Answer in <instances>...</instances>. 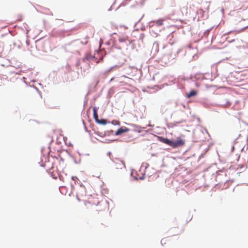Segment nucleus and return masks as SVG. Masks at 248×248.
<instances>
[{
	"instance_id": "obj_9",
	"label": "nucleus",
	"mask_w": 248,
	"mask_h": 248,
	"mask_svg": "<svg viewBox=\"0 0 248 248\" xmlns=\"http://www.w3.org/2000/svg\"><path fill=\"white\" fill-rule=\"evenodd\" d=\"M197 92L193 91V90L191 91L190 92V93L188 94H187V97L190 98L192 96L196 95L197 94Z\"/></svg>"
},
{
	"instance_id": "obj_7",
	"label": "nucleus",
	"mask_w": 248,
	"mask_h": 248,
	"mask_svg": "<svg viewBox=\"0 0 248 248\" xmlns=\"http://www.w3.org/2000/svg\"><path fill=\"white\" fill-rule=\"evenodd\" d=\"M164 20L163 19H159L156 21H154V22L155 23V24L158 26H160L163 24V22Z\"/></svg>"
},
{
	"instance_id": "obj_8",
	"label": "nucleus",
	"mask_w": 248,
	"mask_h": 248,
	"mask_svg": "<svg viewBox=\"0 0 248 248\" xmlns=\"http://www.w3.org/2000/svg\"><path fill=\"white\" fill-rule=\"evenodd\" d=\"M128 40V37L127 36H120L119 38V41L120 42H124Z\"/></svg>"
},
{
	"instance_id": "obj_12",
	"label": "nucleus",
	"mask_w": 248,
	"mask_h": 248,
	"mask_svg": "<svg viewBox=\"0 0 248 248\" xmlns=\"http://www.w3.org/2000/svg\"><path fill=\"white\" fill-rule=\"evenodd\" d=\"M244 29H243L241 30H239V31H234L233 32L235 33H238L241 31H244Z\"/></svg>"
},
{
	"instance_id": "obj_4",
	"label": "nucleus",
	"mask_w": 248,
	"mask_h": 248,
	"mask_svg": "<svg viewBox=\"0 0 248 248\" xmlns=\"http://www.w3.org/2000/svg\"><path fill=\"white\" fill-rule=\"evenodd\" d=\"M129 131V129L126 127H121L117 130L115 132V135H120L124 132H126Z\"/></svg>"
},
{
	"instance_id": "obj_3",
	"label": "nucleus",
	"mask_w": 248,
	"mask_h": 248,
	"mask_svg": "<svg viewBox=\"0 0 248 248\" xmlns=\"http://www.w3.org/2000/svg\"><path fill=\"white\" fill-rule=\"evenodd\" d=\"M125 167L124 163L120 160H117L115 162V168L117 169H122Z\"/></svg>"
},
{
	"instance_id": "obj_11",
	"label": "nucleus",
	"mask_w": 248,
	"mask_h": 248,
	"mask_svg": "<svg viewBox=\"0 0 248 248\" xmlns=\"http://www.w3.org/2000/svg\"><path fill=\"white\" fill-rule=\"evenodd\" d=\"M181 10H186V12H185V15H187V14H188V12H187V8L186 7H183L181 8Z\"/></svg>"
},
{
	"instance_id": "obj_15",
	"label": "nucleus",
	"mask_w": 248,
	"mask_h": 248,
	"mask_svg": "<svg viewBox=\"0 0 248 248\" xmlns=\"http://www.w3.org/2000/svg\"><path fill=\"white\" fill-rule=\"evenodd\" d=\"M163 239L161 240V243H162Z\"/></svg>"
},
{
	"instance_id": "obj_5",
	"label": "nucleus",
	"mask_w": 248,
	"mask_h": 248,
	"mask_svg": "<svg viewBox=\"0 0 248 248\" xmlns=\"http://www.w3.org/2000/svg\"><path fill=\"white\" fill-rule=\"evenodd\" d=\"M94 198H91L88 201L85 202V204L86 205L88 204H92V206L94 205H95L96 206H97L99 203V202L98 201H97V202H96L97 203L96 204L94 202Z\"/></svg>"
},
{
	"instance_id": "obj_6",
	"label": "nucleus",
	"mask_w": 248,
	"mask_h": 248,
	"mask_svg": "<svg viewBox=\"0 0 248 248\" xmlns=\"http://www.w3.org/2000/svg\"><path fill=\"white\" fill-rule=\"evenodd\" d=\"M93 116L95 122H97L99 120V119L97 114V110L95 107L93 108Z\"/></svg>"
},
{
	"instance_id": "obj_2",
	"label": "nucleus",
	"mask_w": 248,
	"mask_h": 248,
	"mask_svg": "<svg viewBox=\"0 0 248 248\" xmlns=\"http://www.w3.org/2000/svg\"><path fill=\"white\" fill-rule=\"evenodd\" d=\"M158 139L160 141L171 146L172 140L162 137H158Z\"/></svg>"
},
{
	"instance_id": "obj_1",
	"label": "nucleus",
	"mask_w": 248,
	"mask_h": 248,
	"mask_svg": "<svg viewBox=\"0 0 248 248\" xmlns=\"http://www.w3.org/2000/svg\"><path fill=\"white\" fill-rule=\"evenodd\" d=\"M185 141L181 138H177L175 141L172 140L171 146L173 148L181 147L185 144Z\"/></svg>"
},
{
	"instance_id": "obj_13",
	"label": "nucleus",
	"mask_w": 248,
	"mask_h": 248,
	"mask_svg": "<svg viewBox=\"0 0 248 248\" xmlns=\"http://www.w3.org/2000/svg\"><path fill=\"white\" fill-rule=\"evenodd\" d=\"M243 4H241L240 5H239V6H238V9H241V8L243 7Z\"/></svg>"
},
{
	"instance_id": "obj_10",
	"label": "nucleus",
	"mask_w": 248,
	"mask_h": 248,
	"mask_svg": "<svg viewBox=\"0 0 248 248\" xmlns=\"http://www.w3.org/2000/svg\"><path fill=\"white\" fill-rule=\"evenodd\" d=\"M96 123L102 125H105L107 124V121L105 119H101L99 120Z\"/></svg>"
},
{
	"instance_id": "obj_14",
	"label": "nucleus",
	"mask_w": 248,
	"mask_h": 248,
	"mask_svg": "<svg viewBox=\"0 0 248 248\" xmlns=\"http://www.w3.org/2000/svg\"><path fill=\"white\" fill-rule=\"evenodd\" d=\"M77 198L79 202L80 201V199H79V196H78V195H77Z\"/></svg>"
}]
</instances>
